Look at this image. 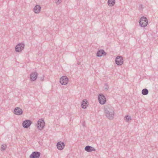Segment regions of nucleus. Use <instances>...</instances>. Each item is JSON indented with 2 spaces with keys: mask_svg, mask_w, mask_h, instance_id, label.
I'll list each match as a JSON object with an SVG mask.
<instances>
[{
  "mask_svg": "<svg viewBox=\"0 0 158 158\" xmlns=\"http://www.w3.org/2000/svg\"><path fill=\"white\" fill-rule=\"evenodd\" d=\"M105 113L106 116L110 119H112L114 115L113 108L110 106H106L104 107Z\"/></svg>",
  "mask_w": 158,
  "mask_h": 158,
  "instance_id": "f257e3e1",
  "label": "nucleus"
},
{
  "mask_svg": "<svg viewBox=\"0 0 158 158\" xmlns=\"http://www.w3.org/2000/svg\"><path fill=\"white\" fill-rule=\"evenodd\" d=\"M148 23V20L145 17H142L140 19L139 24L140 26L144 27H146Z\"/></svg>",
  "mask_w": 158,
  "mask_h": 158,
  "instance_id": "f03ea898",
  "label": "nucleus"
},
{
  "mask_svg": "<svg viewBox=\"0 0 158 158\" xmlns=\"http://www.w3.org/2000/svg\"><path fill=\"white\" fill-rule=\"evenodd\" d=\"M45 126V122L43 119H40L37 122V126L38 129L41 130L43 129Z\"/></svg>",
  "mask_w": 158,
  "mask_h": 158,
  "instance_id": "7ed1b4c3",
  "label": "nucleus"
},
{
  "mask_svg": "<svg viewBox=\"0 0 158 158\" xmlns=\"http://www.w3.org/2000/svg\"><path fill=\"white\" fill-rule=\"evenodd\" d=\"M69 82V78L66 76H63L60 79V83L63 85L67 84Z\"/></svg>",
  "mask_w": 158,
  "mask_h": 158,
  "instance_id": "20e7f679",
  "label": "nucleus"
},
{
  "mask_svg": "<svg viewBox=\"0 0 158 158\" xmlns=\"http://www.w3.org/2000/svg\"><path fill=\"white\" fill-rule=\"evenodd\" d=\"M115 62L117 65H121L123 63V57L120 56H117L116 58Z\"/></svg>",
  "mask_w": 158,
  "mask_h": 158,
  "instance_id": "39448f33",
  "label": "nucleus"
},
{
  "mask_svg": "<svg viewBox=\"0 0 158 158\" xmlns=\"http://www.w3.org/2000/svg\"><path fill=\"white\" fill-rule=\"evenodd\" d=\"M24 44L23 43L18 44L15 47V51L17 52H19L23 50L24 48Z\"/></svg>",
  "mask_w": 158,
  "mask_h": 158,
  "instance_id": "423d86ee",
  "label": "nucleus"
},
{
  "mask_svg": "<svg viewBox=\"0 0 158 158\" xmlns=\"http://www.w3.org/2000/svg\"><path fill=\"white\" fill-rule=\"evenodd\" d=\"M31 121L29 120H26L23 121L22 125L23 127L25 128H28L31 124Z\"/></svg>",
  "mask_w": 158,
  "mask_h": 158,
  "instance_id": "0eeeda50",
  "label": "nucleus"
},
{
  "mask_svg": "<svg viewBox=\"0 0 158 158\" xmlns=\"http://www.w3.org/2000/svg\"><path fill=\"white\" fill-rule=\"evenodd\" d=\"M38 73L36 72H32L30 74V79L33 81L36 80L37 78Z\"/></svg>",
  "mask_w": 158,
  "mask_h": 158,
  "instance_id": "6e6552de",
  "label": "nucleus"
},
{
  "mask_svg": "<svg viewBox=\"0 0 158 158\" xmlns=\"http://www.w3.org/2000/svg\"><path fill=\"white\" fill-rule=\"evenodd\" d=\"M40 155L41 153L39 152L36 151L33 152L29 156V158H39Z\"/></svg>",
  "mask_w": 158,
  "mask_h": 158,
  "instance_id": "1a4fd4ad",
  "label": "nucleus"
},
{
  "mask_svg": "<svg viewBox=\"0 0 158 158\" xmlns=\"http://www.w3.org/2000/svg\"><path fill=\"white\" fill-rule=\"evenodd\" d=\"M106 53L103 49L99 50L96 54L97 56L100 57L102 56H106Z\"/></svg>",
  "mask_w": 158,
  "mask_h": 158,
  "instance_id": "9d476101",
  "label": "nucleus"
},
{
  "mask_svg": "<svg viewBox=\"0 0 158 158\" xmlns=\"http://www.w3.org/2000/svg\"><path fill=\"white\" fill-rule=\"evenodd\" d=\"M89 105V102L87 99H83L82 101L81 106V107L84 109H86Z\"/></svg>",
  "mask_w": 158,
  "mask_h": 158,
  "instance_id": "9b49d317",
  "label": "nucleus"
},
{
  "mask_svg": "<svg viewBox=\"0 0 158 158\" xmlns=\"http://www.w3.org/2000/svg\"><path fill=\"white\" fill-rule=\"evenodd\" d=\"M57 148L60 150H63L65 146L64 143L61 141L58 142L56 145Z\"/></svg>",
  "mask_w": 158,
  "mask_h": 158,
  "instance_id": "f8f14e48",
  "label": "nucleus"
},
{
  "mask_svg": "<svg viewBox=\"0 0 158 158\" xmlns=\"http://www.w3.org/2000/svg\"><path fill=\"white\" fill-rule=\"evenodd\" d=\"M14 112L15 114L20 115L22 114L23 111L22 110L20 109L19 108L16 107L15 109Z\"/></svg>",
  "mask_w": 158,
  "mask_h": 158,
  "instance_id": "ddd939ff",
  "label": "nucleus"
},
{
  "mask_svg": "<svg viewBox=\"0 0 158 158\" xmlns=\"http://www.w3.org/2000/svg\"><path fill=\"white\" fill-rule=\"evenodd\" d=\"M41 7L40 5H36L33 8V10L35 13H39L40 11Z\"/></svg>",
  "mask_w": 158,
  "mask_h": 158,
  "instance_id": "4468645a",
  "label": "nucleus"
},
{
  "mask_svg": "<svg viewBox=\"0 0 158 158\" xmlns=\"http://www.w3.org/2000/svg\"><path fill=\"white\" fill-rule=\"evenodd\" d=\"M85 150L87 152H91L93 151H94L96 150L94 148L89 145L86 146L85 148Z\"/></svg>",
  "mask_w": 158,
  "mask_h": 158,
  "instance_id": "2eb2a0df",
  "label": "nucleus"
},
{
  "mask_svg": "<svg viewBox=\"0 0 158 158\" xmlns=\"http://www.w3.org/2000/svg\"><path fill=\"white\" fill-rule=\"evenodd\" d=\"M115 4V0H108V4L109 6H112Z\"/></svg>",
  "mask_w": 158,
  "mask_h": 158,
  "instance_id": "dca6fc26",
  "label": "nucleus"
},
{
  "mask_svg": "<svg viewBox=\"0 0 158 158\" xmlns=\"http://www.w3.org/2000/svg\"><path fill=\"white\" fill-rule=\"evenodd\" d=\"M148 90L146 88L143 89L142 91V94L143 95H147L148 94Z\"/></svg>",
  "mask_w": 158,
  "mask_h": 158,
  "instance_id": "f3484780",
  "label": "nucleus"
},
{
  "mask_svg": "<svg viewBox=\"0 0 158 158\" xmlns=\"http://www.w3.org/2000/svg\"><path fill=\"white\" fill-rule=\"evenodd\" d=\"M125 120L127 122H129L131 120V117L130 116L128 115H126L125 117Z\"/></svg>",
  "mask_w": 158,
  "mask_h": 158,
  "instance_id": "a211bd4d",
  "label": "nucleus"
},
{
  "mask_svg": "<svg viewBox=\"0 0 158 158\" xmlns=\"http://www.w3.org/2000/svg\"><path fill=\"white\" fill-rule=\"evenodd\" d=\"M98 101L99 103L102 105H103L106 102V99H98Z\"/></svg>",
  "mask_w": 158,
  "mask_h": 158,
  "instance_id": "6ab92c4d",
  "label": "nucleus"
},
{
  "mask_svg": "<svg viewBox=\"0 0 158 158\" xmlns=\"http://www.w3.org/2000/svg\"><path fill=\"white\" fill-rule=\"evenodd\" d=\"M98 99H106L105 96L102 94H100L98 96Z\"/></svg>",
  "mask_w": 158,
  "mask_h": 158,
  "instance_id": "aec40b11",
  "label": "nucleus"
},
{
  "mask_svg": "<svg viewBox=\"0 0 158 158\" xmlns=\"http://www.w3.org/2000/svg\"><path fill=\"white\" fill-rule=\"evenodd\" d=\"M6 145H5V144L2 145L1 146V148L2 149H1L2 151L4 150L6 148Z\"/></svg>",
  "mask_w": 158,
  "mask_h": 158,
  "instance_id": "412c9836",
  "label": "nucleus"
},
{
  "mask_svg": "<svg viewBox=\"0 0 158 158\" xmlns=\"http://www.w3.org/2000/svg\"><path fill=\"white\" fill-rule=\"evenodd\" d=\"M104 88L105 89L107 90V89H108L109 88V86H108V85L107 84H105L104 85Z\"/></svg>",
  "mask_w": 158,
  "mask_h": 158,
  "instance_id": "4be33fe9",
  "label": "nucleus"
},
{
  "mask_svg": "<svg viewBox=\"0 0 158 158\" xmlns=\"http://www.w3.org/2000/svg\"><path fill=\"white\" fill-rule=\"evenodd\" d=\"M61 2V0H57V1L56 2V3L58 5L60 4Z\"/></svg>",
  "mask_w": 158,
  "mask_h": 158,
  "instance_id": "5701e85b",
  "label": "nucleus"
},
{
  "mask_svg": "<svg viewBox=\"0 0 158 158\" xmlns=\"http://www.w3.org/2000/svg\"><path fill=\"white\" fill-rule=\"evenodd\" d=\"M44 75H43L42 77H41L40 78V80L41 81H43L44 80Z\"/></svg>",
  "mask_w": 158,
  "mask_h": 158,
  "instance_id": "b1692460",
  "label": "nucleus"
},
{
  "mask_svg": "<svg viewBox=\"0 0 158 158\" xmlns=\"http://www.w3.org/2000/svg\"><path fill=\"white\" fill-rule=\"evenodd\" d=\"M77 64H78V65H80V64L81 63H80V62H79V61H77Z\"/></svg>",
  "mask_w": 158,
  "mask_h": 158,
  "instance_id": "393cba45",
  "label": "nucleus"
},
{
  "mask_svg": "<svg viewBox=\"0 0 158 158\" xmlns=\"http://www.w3.org/2000/svg\"><path fill=\"white\" fill-rule=\"evenodd\" d=\"M142 5H140L139 6V7L140 8H142Z\"/></svg>",
  "mask_w": 158,
  "mask_h": 158,
  "instance_id": "a878e982",
  "label": "nucleus"
}]
</instances>
